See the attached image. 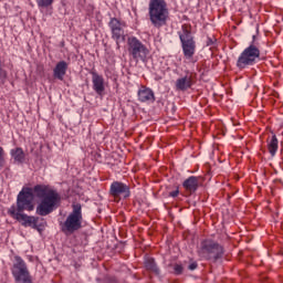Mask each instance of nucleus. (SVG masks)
<instances>
[{"label": "nucleus", "mask_w": 283, "mask_h": 283, "mask_svg": "<svg viewBox=\"0 0 283 283\" xmlns=\"http://www.w3.org/2000/svg\"><path fill=\"white\" fill-rule=\"evenodd\" d=\"M195 76L196 74L187 71L184 77H179L176 81V88L179 90L180 92H187V90H191V87L193 86V83H196V81H193Z\"/></svg>", "instance_id": "nucleus-12"}, {"label": "nucleus", "mask_w": 283, "mask_h": 283, "mask_svg": "<svg viewBox=\"0 0 283 283\" xmlns=\"http://www.w3.org/2000/svg\"><path fill=\"white\" fill-rule=\"evenodd\" d=\"M180 193V190L178 188L175 191L169 192L170 198H178V195Z\"/></svg>", "instance_id": "nucleus-25"}, {"label": "nucleus", "mask_w": 283, "mask_h": 283, "mask_svg": "<svg viewBox=\"0 0 283 283\" xmlns=\"http://www.w3.org/2000/svg\"><path fill=\"white\" fill-rule=\"evenodd\" d=\"M252 39V43L243 50L237 61L239 70H247V67L255 65V61L260 59V46L255 43V35Z\"/></svg>", "instance_id": "nucleus-5"}, {"label": "nucleus", "mask_w": 283, "mask_h": 283, "mask_svg": "<svg viewBox=\"0 0 283 283\" xmlns=\"http://www.w3.org/2000/svg\"><path fill=\"white\" fill-rule=\"evenodd\" d=\"M83 229V207L81 203H73L72 211L66 217V220L61 223V231L65 235H72L76 231Z\"/></svg>", "instance_id": "nucleus-2"}, {"label": "nucleus", "mask_w": 283, "mask_h": 283, "mask_svg": "<svg viewBox=\"0 0 283 283\" xmlns=\"http://www.w3.org/2000/svg\"><path fill=\"white\" fill-rule=\"evenodd\" d=\"M34 196L40 200L36 207L38 216H50L61 201V196L56 190L45 185H36L33 188L24 187L17 198L15 213L23 211H34Z\"/></svg>", "instance_id": "nucleus-1"}, {"label": "nucleus", "mask_w": 283, "mask_h": 283, "mask_svg": "<svg viewBox=\"0 0 283 283\" xmlns=\"http://www.w3.org/2000/svg\"><path fill=\"white\" fill-rule=\"evenodd\" d=\"M91 74L94 92H96L98 96H103L105 92V78H103L102 75H99L95 71H92Z\"/></svg>", "instance_id": "nucleus-13"}, {"label": "nucleus", "mask_w": 283, "mask_h": 283, "mask_svg": "<svg viewBox=\"0 0 283 283\" xmlns=\"http://www.w3.org/2000/svg\"><path fill=\"white\" fill-rule=\"evenodd\" d=\"M199 255L209 262H218L224 255V248L220 243L207 239L201 242Z\"/></svg>", "instance_id": "nucleus-4"}, {"label": "nucleus", "mask_w": 283, "mask_h": 283, "mask_svg": "<svg viewBox=\"0 0 283 283\" xmlns=\"http://www.w3.org/2000/svg\"><path fill=\"white\" fill-rule=\"evenodd\" d=\"M109 195L117 200H120V198H124L125 200L132 196V191L129 190L128 185L120 181H114L111 185Z\"/></svg>", "instance_id": "nucleus-10"}, {"label": "nucleus", "mask_w": 283, "mask_h": 283, "mask_svg": "<svg viewBox=\"0 0 283 283\" xmlns=\"http://www.w3.org/2000/svg\"><path fill=\"white\" fill-rule=\"evenodd\" d=\"M38 3V8H50L52 3H54V0H35Z\"/></svg>", "instance_id": "nucleus-20"}, {"label": "nucleus", "mask_w": 283, "mask_h": 283, "mask_svg": "<svg viewBox=\"0 0 283 283\" xmlns=\"http://www.w3.org/2000/svg\"><path fill=\"white\" fill-rule=\"evenodd\" d=\"M150 22L155 28H163L167 23L169 10L165 0H150L149 2Z\"/></svg>", "instance_id": "nucleus-3"}, {"label": "nucleus", "mask_w": 283, "mask_h": 283, "mask_svg": "<svg viewBox=\"0 0 283 283\" xmlns=\"http://www.w3.org/2000/svg\"><path fill=\"white\" fill-rule=\"evenodd\" d=\"M6 78H8V72L0 66V85L6 83Z\"/></svg>", "instance_id": "nucleus-23"}, {"label": "nucleus", "mask_w": 283, "mask_h": 283, "mask_svg": "<svg viewBox=\"0 0 283 283\" xmlns=\"http://www.w3.org/2000/svg\"><path fill=\"white\" fill-rule=\"evenodd\" d=\"M145 268L147 271L155 273V275H160V269H158V265H156V261L154 259H147L145 261Z\"/></svg>", "instance_id": "nucleus-19"}, {"label": "nucleus", "mask_w": 283, "mask_h": 283, "mask_svg": "<svg viewBox=\"0 0 283 283\" xmlns=\"http://www.w3.org/2000/svg\"><path fill=\"white\" fill-rule=\"evenodd\" d=\"M8 213L13 220L21 222L22 227H31V229H35L36 231H41L39 228V217L28 216L22 212H17V206H12Z\"/></svg>", "instance_id": "nucleus-9"}, {"label": "nucleus", "mask_w": 283, "mask_h": 283, "mask_svg": "<svg viewBox=\"0 0 283 283\" xmlns=\"http://www.w3.org/2000/svg\"><path fill=\"white\" fill-rule=\"evenodd\" d=\"M108 27L111 28L112 36L116 41L117 45L120 39L122 41H125V30H123L119 19L112 18Z\"/></svg>", "instance_id": "nucleus-11"}, {"label": "nucleus", "mask_w": 283, "mask_h": 283, "mask_svg": "<svg viewBox=\"0 0 283 283\" xmlns=\"http://www.w3.org/2000/svg\"><path fill=\"white\" fill-rule=\"evenodd\" d=\"M6 167V150L0 146V168Z\"/></svg>", "instance_id": "nucleus-21"}, {"label": "nucleus", "mask_w": 283, "mask_h": 283, "mask_svg": "<svg viewBox=\"0 0 283 283\" xmlns=\"http://www.w3.org/2000/svg\"><path fill=\"white\" fill-rule=\"evenodd\" d=\"M189 271H196L198 269V263L192 262L188 265Z\"/></svg>", "instance_id": "nucleus-24"}, {"label": "nucleus", "mask_w": 283, "mask_h": 283, "mask_svg": "<svg viewBox=\"0 0 283 283\" xmlns=\"http://www.w3.org/2000/svg\"><path fill=\"white\" fill-rule=\"evenodd\" d=\"M11 273L13 275L14 282L17 283H34L32 281V274H30V270L28 269V263H25L23 258L19 255L14 256Z\"/></svg>", "instance_id": "nucleus-6"}, {"label": "nucleus", "mask_w": 283, "mask_h": 283, "mask_svg": "<svg viewBox=\"0 0 283 283\" xmlns=\"http://www.w3.org/2000/svg\"><path fill=\"white\" fill-rule=\"evenodd\" d=\"M277 136L273 135L270 140H268V149L271 156H275L277 154Z\"/></svg>", "instance_id": "nucleus-18"}, {"label": "nucleus", "mask_w": 283, "mask_h": 283, "mask_svg": "<svg viewBox=\"0 0 283 283\" xmlns=\"http://www.w3.org/2000/svg\"><path fill=\"white\" fill-rule=\"evenodd\" d=\"M11 156L15 163H23L25 160V153L23 151V148L18 147L14 149H11Z\"/></svg>", "instance_id": "nucleus-17"}, {"label": "nucleus", "mask_w": 283, "mask_h": 283, "mask_svg": "<svg viewBox=\"0 0 283 283\" xmlns=\"http://www.w3.org/2000/svg\"><path fill=\"white\" fill-rule=\"evenodd\" d=\"M198 177L193 176L189 177L182 182L184 189H186V191H188L189 193H196V191H198Z\"/></svg>", "instance_id": "nucleus-16"}, {"label": "nucleus", "mask_w": 283, "mask_h": 283, "mask_svg": "<svg viewBox=\"0 0 283 283\" xmlns=\"http://www.w3.org/2000/svg\"><path fill=\"white\" fill-rule=\"evenodd\" d=\"M185 271V268H182V265L176 263L174 265V274L175 275H182V272Z\"/></svg>", "instance_id": "nucleus-22"}, {"label": "nucleus", "mask_w": 283, "mask_h": 283, "mask_svg": "<svg viewBox=\"0 0 283 283\" xmlns=\"http://www.w3.org/2000/svg\"><path fill=\"white\" fill-rule=\"evenodd\" d=\"M179 39L181 41L184 56L186 59H193V54H196V40H193V35L191 34V25L182 24Z\"/></svg>", "instance_id": "nucleus-7"}, {"label": "nucleus", "mask_w": 283, "mask_h": 283, "mask_svg": "<svg viewBox=\"0 0 283 283\" xmlns=\"http://www.w3.org/2000/svg\"><path fill=\"white\" fill-rule=\"evenodd\" d=\"M128 45V54L132 56L134 61H147V56H149V49L147 45L143 44L140 40L136 36H130L127 39Z\"/></svg>", "instance_id": "nucleus-8"}, {"label": "nucleus", "mask_w": 283, "mask_h": 283, "mask_svg": "<svg viewBox=\"0 0 283 283\" xmlns=\"http://www.w3.org/2000/svg\"><path fill=\"white\" fill-rule=\"evenodd\" d=\"M137 96L140 103H154L156 101L154 91L145 85L139 87Z\"/></svg>", "instance_id": "nucleus-14"}, {"label": "nucleus", "mask_w": 283, "mask_h": 283, "mask_svg": "<svg viewBox=\"0 0 283 283\" xmlns=\"http://www.w3.org/2000/svg\"><path fill=\"white\" fill-rule=\"evenodd\" d=\"M69 64L65 61H60L56 63L55 67L53 69V76L57 78V81H63L65 78V74H67Z\"/></svg>", "instance_id": "nucleus-15"}]
</instances>
